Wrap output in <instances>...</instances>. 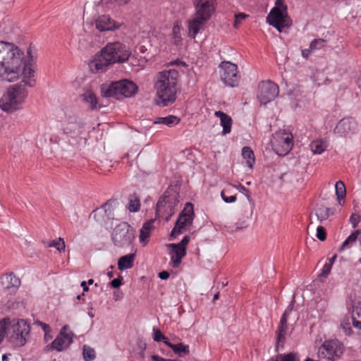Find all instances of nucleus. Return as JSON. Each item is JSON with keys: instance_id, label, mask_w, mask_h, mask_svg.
<instances>
[{"instance_id": "a211bd4d", "label": "nucleus", "mask_w": 361, "mask_h": 361, "mask_svg": "<svg viewBox=\"0 0 361 361\" xmlns=\"http://www.w3.org/2000/svg\"><path fill=\"white\" fill-rule=\"evenodd\" d=\"M69 326L64 325L60 331L59 334L51 342L47 348L51 350H56L59 352L63 351L66 349L73 342L74 334L72 331L68 332Z\"/></svg>"}, {"instance_id": "c756f323", "label": "nucleus", "mask_w": 361, "mask_h": 361, "mask_svg": "<svg viewBox=\"0 0 361 361\" xmlns=\"http://www.w3.org/2000/svg\"><path fill=\"white\" fill-rule=\"evenodd\" d=\"M180 121V118L173 116V115H169L165 117H158L157 118L153 123L154 124H163L166 125L169 127H171L173 126L178 125Z\"/></svg>"}, {"instance_id": "b1692460", "label": "nucleus", "mask_w": 361, "mask_h": 361, "mask_svg": "<svg viewBox=\"0 0 361 361\" xmlns=\"http://www.w3.org/2000/svg\"><path fill=\"white\" fill-rule=\"evenodd\" d=\"M214 115L220 118V125L223 128L222 134L226 135L230 133L233 124L232 118L229 115L221 111H215Z\"/></svg>"}, {"instance_id": "0eeeda50", "label": "nucleus", "mask_w": 361, "mask_h": 361, "mask_svg": "<svg viewBox=\"0 0 361 361\" xmlns=\"http://www.w3.org/2000/svg\"><path fill=\"white\" fill-rule=\"evenodd\" d=\"M30 326L24 319H11V324L6 326V334L10 341L15 345L22 347L27 343L30 336Z\"/></svg>"}, {"instance_id": "603ef678", "label": "nucleus", "mask_w": 361, "mask_h": 361, "mask_svg": "<svg viewBox=\"0 0 361 361\" xmlns=\"http://www.w3.org/2000/svg\"><path fill=\"white\" fill-rule=\"evenodd\" d=\"M189 241L190 237L186 235L182 239V240L179 243H176V245L181 248H186V245L188 244Z\"/></svg>"}, {"instance_id": "39448f33", "label": "nucleus", "mask_w": 361, "mask_h": 361, "mask_svg": "<svg viewBox=\"0 0 361 361\" xmlns=\"http://www.w3.org/2000/svg\"><path fill=\"white\" fill-rule=\"evenodd\" d=\"M23 82L11 86L0 99V108L6 112L19 109L27 96Z\"/></svg>"}, {"instance_id": "9b49d317", "label": "nucleus", "mask_w": 361, "mask_h": 361, "mask_svg": "<svg viewBox=\"0 0 361 361\" xmlns=\"http://www.w3.org/2000/svg\"><path fill=\"white\" fill-rule=\"evenodd\" d=\"M344 350V345L338 340H328L319 347L318 356L327 361H335L341 357Z\"/></svg>"}, {"instance_id": "cd10ccee", "label": "nucleus", "mask_w": 361, "mask_h": 361, "mask_svg": "<svg viewBox=\"0 0 361 361\" xmlns=\"http://www.w3.org/2000/svg\"><path fill=\"white\" fill-rule=\"evenodd\" d=\"M83 102L87 104L91 110H94L100 108L98 103V99L95 94L91 91L85 92L82 95Z\"/></svg>"}, {"instance_id": "6e6552de", "label": "nucleus", "mask_w": 361, "mask_h": 361, "mask_svg": "<svg viewBox=\"0 0 361 361\" xmlns=\"http://www.w3.org/2000/svg\"><path fill=\"white\" fill-rule=\"evenodd\" d=\"M178 202V193L173 189L166 190L157 204V216L164 219L166 221H169Z\"/></svg>"}, {"instance_id": "423d86ee", "label": "nucleus", "mask_w": 361, "mask_h": 361, "mask_svg": "<svg viewBox=\"0 0 361 361\" xmlns=\"http://www.w3.org/2000/svg\"><path fill=\"white\" fill-rule=\"evenodd\" d=\"M137 90L136 85L128 80L104 83L101 85V93L104 97H130L135 94Z\"/></svg>"}, {"instance_id": "5fc2aeb1", "label": "nucleus", "mask_w": 361, "mask_h": 361, "mask_svg": "<svg viewBox=\"0 0 361 361\" xmlns=\"http://www.w3.org/2000/svg\"><path fill=\"white\" fill-rule=\"evenodd\" d=\"M151 357L152 361H178V360L166 359L157 355H153Z\"/></svg>"}, {"instance_id": "72a5a7b5", "label": "nucleus", "mask_w": 361, "mask_h": 361, "mask_svg": "<svg viewBox=\"0 0 361 361\" xmlns=\"http://www.w3.org/2000/svg\"><path fill=\"white\" fill-rule=\"evenodd\" d=\"M274 361H300L298 353L291 352L288 354H279L276 357Z\"/></svg>"}, {"instance_id": "bb28decb", "label": "nucleus", "mask_w": 361, "mask_h": 361, "mask_svg": "<svg viewBox=\"0 0 361 361\" xmlns=\"http://www.w3.org/2000/svg\"><path fill=\"white\" fill-rule=\"evenodd\" d=\"M135 254H128L121 257L118 261V269L121 271L130 269L133 267Z\"/></svg>"}, {"instance_id": "7ed1b4c3", "label": "nucleus", "mask_w": 361, "mask_h": 361, "mask_svg": "<svg viewBox=\"0 0 361 361\" xmlns=\"http://www.w3.org/2000/svg\"><path fill=\"white\" fill-rule=\"evenodd\" d=\"M178 76V71L175 69L163 71L159 73L154 87L159 106H167L176 101V94L179 91Z\"/></svg>"}, {"instance_id": "473e14b6", "label": "nucleus", "mask_w": 361, "mask_h": 361, "mask_svg": "<svg viewBox=\"0 0 361 361\" xmlns=\"http://www.w3.org/2000/svg\"><path fill=\"white\" fill-rule=\"evenodd\" d=\"M242 156L247 159V165L250 169H252L255 159L253 151L249 147H244L242 149Z\"/></svg>"}, {"instance_id": "4468645a", "label": "nucleus", "mask_w": 361, "mask_h": 361, "mask_svg": "<svg viewBox=\"0 0 361 361\" xmlns=\"http://www.w3.org/2000/svg\"><path fill=\"white\" fill-rule=\"evenodd\" d=\"M220 76L223 82L229 87H237L240 80L236 64L229 61H223L219 65Z\"/></svg>"}, {"instance_id": "a18cd8bd", "label": "nucleus", "mask_w": 361, "mask_h": 361, "mask_svg": "<svg viewBox=\"0 0 361 361\" xmlns=\"http://www.w3.org/2000/svg\"><path fill=\"white\" fill-rule=\"evenodd\" d=\"M354 312H356V315L357 317V322H355L354 324V327L361 330V307H354Z\"/></svg>"}, {"instance_id": "ddd939ff", "label": "nucleus", "mask_w": 361, "mask_h": 361, "mask_svg": "<svg viewBox=\"0 0 361 361\" xmlns=\"http://www.w3.org/2000/svg\"><path fill=\"white\" fill-rule=\"evenodd\" d=\"M293 138L292 133L286 130L276 132L271 140L272 146L276 152L279 155L286 154L292 149Z\"/></svg>"}, {"instance_id": "774afa93", "label": "nucleus", "mask_w": 361, "mask_h": 361, "mask_svg": "<svg viewBox=\"0 0 361 361\" xmlns=\"http://www.w3.org/2000/svg\"><path fill=\"white\" fill-rule=\"evenodd\" d=\"M219 293H216L214 295V298H213V300H216L219 298Z\"/></svg>"}, {"instance_id": "6ab92c4d", "label": "nucleus", "mask_w": 361, "mask_h": 361, "mask_svg": "<svg viewBox=\"0 0 361 361\" xmlns=\"http://www.w3.org/2000/svg\"><path fill=\"white\" fill-rule=\"evenodd\" d=\"M20 286V280L13 272L3 274L0 278V290L8 293H15Z\"/></svg>"}, {"instance_id": "ea45409f", "label": "nucleus", "mask_w": 361, "mask_h": 361, "mask_svg": "<svg viewBox=\"0 0 361 361\" xmlns=\"http://www.w3.org/2000/svg\"><path fill=\"white\" fill-rule=\"evenodd\" d=\"M48 247H54L59 252H64L66 248V245L63 239L62 238H59L58 240H51L49 243Z\"/></svg>"}, {"instance_id": "79ce46f5", "label": "nucleus", "mask_w": 361, "mask_h": 361, "mask_svg": "<svg viewBox=\"0 0 361 361\" xmlns=\"http://www.w3.org/2000/svg\"><path fill=\"white\" fill-rule=\"evenodd\" d=\"M326 44V40L324 39H315L310 43V48L312 51L320 49Z\"/></svg>"}, {"instance_id": "09e8293b", "label": "nucleus", "mask_w": 361, "mask_h": 361, "mask_svg": "<svg viewBox=\"0 0 361 361\" xmlns=\"http://www.w3.org/2000/svg\"><path fill=\"white\" fill-rule=\"evenodd\" d=\"M238 188L239 191L247 197L249 202L251 203L252 202V200L250 195L249 190L240 184L238 186Z\"/></svg>"}, {"instance_id": "4c0bfd02", "label": "nucleus", "mask_w": 361, "mask_h": 361, "mask_svg": "<svg viewBox=\"0 0 361 361\" xmlns=\"http://www.w3.org/2000/svg\"><path fill=\"white\" fill-rule=\"evenodd\" d=\"M335 188L338 200L343 199L345 195V187L343 182L341 180L337 181Z\"/></svg>"}, {"instance_id": "20e7f679", "label": "nucleus", "mask_w": 361, "mask_h": 361, "mask_svg": "<svg viewBox=\"0 0 361 361\" xmlns=\"http://www.w3.org/2000/svg\"><path fill=\"white\" fill-rule=\"evenodd\" d=\"M194 16L188 20V36L195 39L203 30L216 11V0H192Z\"/></svg>"}, {"instance_id": "393cba45", "label": "nucleus", "mask_w": 361, "mask_h": 361, "mask_svg": "<svg viewBox=\"0 0 361 361\" xmlns=\"http://www.w3.org/2000/svg\"><path fill=\"white\" fill-rule=\"evenodd\" d=\"M353 128V121L349 118L341 119L336 125L334 132L340 136L346 135Z\"/></svg>"}, {"instance_id": "864d4df0", "label": "nucleus", "mask_w": 361, "mask_h": 361, "mask_svg": "<svg viewBox=\"0 0 361 361\" xmlns=\"http://www.w3.org/2000/svg\"><path fill=\"white\" fill-rule=\"evenodd\" d=\"M35 324L40 326L42 328L44 333L47 334V332H51V327L45 323L38 321V322H36Z\"/></svg>"}, {"instance_id": "49530a36", "label": "nucleus", "mask_w": 361, "mask_h": 361, "mask_svg": "<svg viewBox=\"0 0 361 361\" xmlns=\"http://www.w3.org/2000/svg\"><path fill=\"white\" fill-rule=\"evenodd\" d=\"M247 17V15L243 13H239L238 14L235 15V22H234V27L235 28H238L242 21Z\"/></svg>"}, {"instance_id": "680f3d73", "label": "nucleus", "mask_w": 361, "mask_h": 361, "mask_svg": "<svg viewBox=\"0 0 361 361\" xmlns=\"http://www.w3.org/2000/svg\"><path fill=\"white\" fill-rule=\"evenodd\" d=\"M81 287L83 288V291L86 292L89 290L88 286H87V283L85 281H82L80 283Z\"/></svg>"}, {"instance_id": "69168bd1", "label": "nucleus", "mask_w": 361, "mask_h": 361, "mask_svg": "<svg viewBox=\"0 0 361 361\" xmlns=\"http://www.w3.org/2000/svg\"><path fill=\"white\" fill-rule=\"evenodd\" d=\"M115 1H117L118 3V4L122 5V4H126L129 0H115Z\"/></svg>"}, {"instance_id": "e2e57ef3", "label": "nucleus", "mask_w": 361, "mask_h": 361, "mask_svg": "<svg viewBox=\"0 0 361 361\" xmlns=\"http://www.w3.org/2000/svg\"><path fill=\"white\" fill-rule=\"evenodd\" d=\"M51 332L44 333V340L46 341H49L50 339L52 338V336L50 335Z\"/></svg>"}, {"instance_id": "1a4fd4ad", "label": "nucleus", "mask_w": 361, "mask_h": 361, "mask_svg": "<svg viewBox=\"0 0 361 361\" xmlns=\"http://www.w3.org/2000/svg\"><path fill=\"white\" fill-rule=\"evenodd\" d=\"M135 238V230L127 222L118 224L111 233L114 245L118 247H130Z\"/></svg>"}, {"instance_id": "8fccbe9b", "label": "nucleus", "mask_w": 361, "mask_h": 361, "mask_svg": "<svg viewBox=\"0 0 361 361\" xmlns=\"http://www.w3.org/2000/svg\"><path fill=\"white\" fill-rule=\"evenodd\" d=\"M361 221V216L358 214H352L350 218V221L353 228H355L358 223Z\"/></svg>"}, {"instance_id": "f257e3e1", "label": "nucleus", "mask_w": 361, "mask_h": 361, "mask_svg": "<svg viewBox=\"0 0 361 361\" xmlns=\"http://www.w3.org/2000/svg\"><path fill=\"white\" fill-rule=\"evenodd\" d=\"M23 52L13 43L0 41V77L13 81L20 76Z\"/></svg>"}, {"instance_id": "0e129e2a", "label": "nucleus", "mask_w": 361, "mask_h": 361, "mask_svg": "<svg viewBox=\"0 0 361 361\" xmlns=\"http://www.w3.org/2000/svg\"><path fill=\"white\" fill-rule=\"evenodd\" d=\"M162 341L167 345L170 348V345L172 346V345H174L175 344H173L171 343H170L168 340V338L166 337V339L165 340H162Z\"/></svg>"}, {"instance_id": "37998d69", "label": "nucleus", "mask_w": 361, "mask_h": 361, "mask_svg": "<svg viewBox=\"0 0 361 361\" xmlns=\"http://www.w3.org/2000/svg\"><path fill=\"white\" fill-rule=\"evenodd\" d=\"M228 192L227 189H224L221 192V196L223 200L227 203L234 202L236 200V195H226V193Z\"/></svg>"}, {"instance_id": "338daca9", "label": "nucleus", "mask_w": 361, "mask_h": 361, "mask_svg": "<svg viewBox=\"0 0 361 361\" xmlns=\"http://www.w3.org/2000/svg\"><path fill=\"white\" fill-rule=\"evenodd\" d=\"M336 255H335L334 257H332L331 259H330V263L329 264H333L335 261V259H336Z\"/></svg>"}, {"instance_id": "dca6fc26", "label": "nucleus", "mask_w": 361, "mask_h": 361, "mask_svg": "<svg viewBox=\"0 0 361 361\" xmlns=\"http://www.w3.org/2000/svg\"><path fill=\"white\" fill-rule=\"evenodd\" d=\"M267 21L270 25L276 27L279 32H281L285 27L290 25L287 11H284L279 7H274L271 10L267 17Z\"/></svg>"}, {"instance_id": "052dcab7", "label": "nucleus", "mask_w": 361, "mask_h": 361, "mask_svg": "<svg viewBox=\"0 0 361 361\" xmlns=\"http://www.w3.org/2000/svg\"><path fill=\"white\" fill-rule=\"evenodd\" d=\"M140 348L142 349V351L140 353V356L142 358H143V357H145V352H144V350H145V348H146V345H145V343H143V344H141V345H140Z\"/></svg>"}, {"instance_id": "2eb2a0df", "label": "nucleus", "mask_w": 361, "mask_h": 361, "mask_svg": "<svg viewBox=\"0 0 361 361\" xmlns=\"http://www.w3.org/2000/svg\"><path fill=\"white\" fill-rule=\"evenodd\" d=\"M278 85L270 80L262 81L259 84L257 99L260 104H267L274 100L279 94Z\"/></svg>"}, {"instance_id": "f8f14e48", "label": "nucleus", "mask_w": 361, "mask_h": 361, "mask_svg": "<svg viewBox=\"0 0 361 361\" xmlns=\"http://www.w3.org/2000/svg\"><path fill=\"white\" fill-rule=\"evenodd\" d=\"M194 218V209L192 203L185 204L183 210L179 214L175 226L171 232V237L176 235L185 231L192 224Z\"/></svg>"}, {"instance_id": "4be33fe9", "label": "nucleus", "mask_w": 361, "mask_h": 361, "mask_svg": "<svg viewBox=\"0 0 361 361\" xmlns=\"http://www.w3.org/2000/svg\"><path fill=\"white\" fill-rule=\"evenodd\" d=\"M167 246L171 248L169 252L171 264L173 267L176 268L180 265L182 258L186 255V248H181L176 245V243H171Z\"/></svg>"}, {"instance_id": "a19ab883", "label": "nucleus", "mask_w": 361, "mask_h": 361, "mask_svg": "<svg viewBox=\"0 0 361 361\" xmlns=\"http://www.w3.org/2000/svg\"><path fill=\"white\" fill-rule=\"evenodd\" d=\"M140 208V200L137 197L130 198L128 204V209L131 212H137Z\"/></svg>"}, {"instance_id": "c9c22d12", "label": "nucleus", "mask_w": 361, "mask_h": 361, "mask_svg": "<svg viewBox=\"0 0 361 361\" xmlns=\"http://www.w3.org/2000/svg\"><path fill=\"white\" fill-rule=\"evenodd\" d=\"M170 348L173 350L174 353L178 354L179 356H182L181 353L188 355L190 353L189 346L183 345L182 343L175 344L172 346L170 345Z\"/></svg>"}, {"instance_id": "e433bc0d", "label": "nucleus", "mask_w": 361, "mask_h": 361, "mask_svg": "<svg viewBox=\"0 0 361 361\" xmlns=\"http://www.w3.org/2000/svg\"><path fill=\"white\" fill-rule=\"evenodd\" d=\"M82 355L85 361H92L95 358L94 350L87 345H84Z\"/></svg>"}, {"instance_id": "58836bf2", "label": "nucleus", "mask_w": 361, "mask_h": 361, "mask_svg": "<svg viewBox=\"0 0 361 361\" xmlns=\"http://www.w3.org/2000/svg\"><path fill=\"white\" fill-rule=\"evenodd\" d=\"M328 308V302L325 299H320L316 303L315 309L319 313V317H321L326 311Z\"/></svg>"}, {"instance_id": "5701e85b", "label": "nucleus", "mask_w": 361, "mask_h": 361, "mask_svg": "<svg viewBox=\"0 0 361 361\" xmlns=\"http://www.w3.org/2000/svg\"><path fill=\"white\" fill-rule=\"evenodd\" d=\"M293 305L290 304L285 310L282 317L280 320V324L278 328L277 334V343L283 342L285 339V333L287 330V317L288 314L292 312Z\"/></svg>"}, {"instance_id": "7c9ffc66", "label": "nucleus", "mask_w": 361, "mask_h": 361, "mask_svg": "<svg viewBox=\"0 0 361 361\" xmlns=\"http://www.w3.org/2000/svg\"><path fill=\"white\" fill-rule=\"evenodd\" d=\"M360 231L358 230L351 233L348 237V238L343 243L341 247L339 248V251L343 252L353 247V245L356 243Z\"/></svg>"}, {"instance_id": "2f4dec72", "label": "nucleus", "mask_w": 361, "mask_h": 361, "mask_svg": "<svg viewBox=\"0 0 361 361\" xmlns=\"http://www.w3.org/2000/svg\"><path fill=\"white\" fill-rule=\"evenodd\" d=\"M332 214L333 212H331V209L324 206L318 207L315 209V215L320 222L327 219L329 216Z\"/></svg>"}, {"instance_id": "f704fd0d", "label": "nucleus", "mask_w": 361, "mask_h": 361, "mask_svg": "<svg viewBox=\"0 0 361 361\" xmlns=\"http://www.w3.org/2000/svg\"><path fill=\"white\" fill-rule=\"evenodd\" d=\"M310 148L313 154H320L326 149V145L322 140H314L310 144Z\"/></svg>"}, {"instance_id": "412c9836", "label": "nucleus", "mask_w": 361, "mask_h": 361, "mask_svg": "<svg viewBox=\"0 0 361 361\" xmlns=\"http://www.w3.org/2000/svg\"><path fill=\"white\" fill-rule=\"evenodd\" d=\"M96 27L101 32L111 31L118 29L120 24L111 19L109 16L103 15L98 18L95 22Z\"/></svg>"}, {"instance_id": "c85d7f7f", "label": "nucleus", "mask_w": 361, "mask_h": 361, "mask_svg": "<svg viewBox=\"0 0 361 361\" xmlns=\"http://www.w3.org/2000/svg\"><path fill=\"white\" fill-rule=\"evenodd\" d=\"M153 228V221L150 220L145 222L140 231V241L145 245L150 236V232Z\"/></svg>"}, {"instance_id": "f3484780", "label": "nucleus", "mask_w": 361, "mask_h": 361, "mask_svg": "<svg viewBox=\"0 0 361 361\" xmlns=\"http://www.w3.org/2000/svg\"><path fill=\"white\" fill-rule=\"evenodd\" d=\"M33 50L34 48L30 45L27 50L29 59L27 63L23 62L20 74L22 75V82L28 87H33L35 85V69L32 65L35 61V56L32 55Z\"/></svg>"}, {"instance_id": "a878e982", "label": "nucleus", "mask_w": 361, "mask_h": 361, "mask_svg": "<svg viewBox=\"0 0 361 361\" xmlns=\"http://www.w3.org/2000/svg\"><path fill=\"white\" fill-rule=\"evenodd\" d=\"M355 322H357V317L356 315V312L353 310V314L351 317L345 316L343 318L341 322V327L345 332V334L348 336L351 335L352 331V325L354 326V324Z\"/></svg>"}, {"instance_id": "4d7b16f0", "label": "nucleus", "mask_w": 361, "mask_h": 361, "mask_svg": "<svg viewBox=\"0 0 361 361\" xmlns=\"http://www.w3.org/2000/svg\"><path fill=\"white\" fill-rule=\"evenodd\" d=\"M275 7L281 8V9L284 10V11H287V6L283 4L282 0H276Z\"/></svg>"}, {"instance_id": "9d476101", "label": "nucleus", "mask_w": 361, "mask_h": 361, "mask_svg": "<svg viewBox=\"0 0 361 361\" xmlns=\"http://www.w3.org/2000/svg\"><path fill=\"white\" fill-rule=\"evenodd\" d=\"M63 130L73 140L72 145L85 143L84 123L80 119L76 117H70L63 125Z\"/></svg>"}, {"instance_id": "f03ea898", "label": "nucleus", "mask_w": 361, "mask_h": 361, "mask_svg": "<svg viewBox=\"0 0 361 361\" xmlns=\"http://www.w3.org/2000/svg\"><path fill=\"white\" fill-rule=\"evenodd\" d=\"M131 55L128 46L121 42H109L101 49L91 63L92 71L104 72L114 63L127 61Z\"/></svg>"}, {"instance_id": "de8ad7c7", "label": "nucleus", "mask_w": 361, "mask_h": 361, "mask_svg": "<svg viewBox=\"0 0 361 361\" xmlns=\"http://www.w3.org/2000/svg\"><path fill=\"white\" fill-rule=\"evenodd\" d=\"M154 335L153 338L157 342L162 341V340H165L166 337L161 332L159 329H154Z\"/></svg>"}, {"instance_id": "aec40b11", "label": "nucleus", "mask_w": 361, "mask_h": 361, "mask_svg": "<svg viewBox=\"0 0 361 361\" xmlns=\"http://www.w3.org/2000/svg\"><path fill=\"white\" fill-rule=\"evenodd\" d=\"M118 202L114 200H109L104 204L102 205L101 209H96L93 211L94 219L100 224H102V219H103V212L105 213L109 219H114V211L116 207Z\"/></svg>"}, {"instance_id": "6e6d98bb", "label": "nucleus", "mask_w": 361, "mask_h": 361, "mask_svg": "<svg viewBox=\"0 0 361 361\" xmlns=\"http://www.w3.org/2000/svg\"><path fill=\"white\" fill-rule=\"evenodd\" d=\"M121 281H122V278L121 279H113L111 281V286L113 287V288H118L121 284Z\"/></svg>"}, {"instance_id": "bf43d9fd", "label": "nucleus", "mask_w": 361, "mask_h": 361, "mask_svg": "<svg viewBox=\"0 0 361 361\" xmlns=\"http://www.w3.org/2000/svg\"><path fill=\"white\" fill-rule=\"evenodd\" d=\"M312 51V50L310 49V48L309 49H304L302 51V56L305 58V59H307L308 56H309V54Z\"/></svg>"}, {"instance_id": "c03bdc74", "label": "nucleus", "mask_w": 361, "mask_h": 361, "mask_svg": "<svg viewBox=\"0 0 361 361\" xmlns=\"http://www.w3.org/2000/svg\"><path fill=\"white\" fill-rule=\"evenodd\" d=\"M316 236L321 241H324L326 240V233L323 226H319L317 227Z\"/></svg>"}, {"instance_id": "13d9d810", "label": "nucleus", "mask_w": 361, "mask_h": 361, "mask_svg": "<svg viewBox=\"0 0 361 361\" xmlns=\"http://www.w3.org/2000/svg\"><path fill=\"white\" fill-rule=\"evenodd\" d=\"M159 277L162 280H166L169 277V273L166 271H163L159 274Z\"/></svg>"}, {"instance_id": "3c124183", "label": "nucleus", "mask_w": 361, "mask_h": 361, "mask_svg": "<svg viewBox=\"0 0 361 361\" xmlns=\"http://www.w3.org/2000/svg\"><path fill=\"white\" fill-rule=\"evenodd\" d=\"M331 269V264H325L323 267L322 271L320 274L321 276L326 278L330 273Z\"/></svg>"}]
</instances>
